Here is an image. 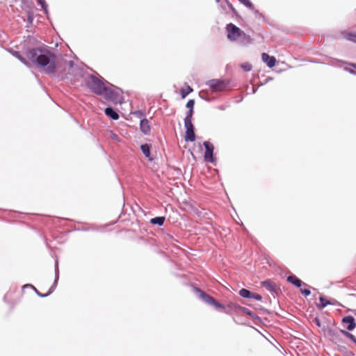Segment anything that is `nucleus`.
<instances>
[{"label": "nucleus", "instance_id": "nucleus-63", "mask_svg": "<svg viewBox=\"0 0 356 356\" xmlns=\"http://www.w3.org/2000/svg\"><path fill=\"white\" fill-rule=\"evenodd\" d=\"M352 341L356 345V337H355L354 339H353Z\"/></svg>", "mask_w": 356, "mask_h": 356}, {"label": "nucleus", "instance_id": "nucleus-22", "mask_svg": "<svg viewBox=\"0 0 356 356\" xmlns=\"http://www.w3.org/2000/svg\"><path fill=\"white\" fill-rule=\"evenodd\" d=\"M193 91V89L187 83H184V87L180 89V95L182 99L186 98L190 93Z\"/></svg>", "mask_w": 356, "mask_h": 356}, {"label": "nucleus", "instance_id": "nucleus-16", "mask_svg": "<svg viewBox=\"0 0 356 356\" xmlns=\"http://www.w3.org/2000/svg\"><path fill=\"white\" fill-rule=\"evenodd\" d=\"M341 322L346 324V329L348 331H353L356 327L355 319L351 315L343 316L342 318Z\"/></svg>", "mask_w": 356, "mask_h": 356}, {"label": "nucleus", "instance_id": "nucleus-47", "mask_svg": "<svg viewBox=\"0 0 356 356\" xmlns=\"http://www.w3.org/2000/svg\"><path fill=\"white\" fill-rule=\"evenodd\" d=\"M227 107H228V105L222 104V105L218 106L217 108H218V109H219L220 111H225Z\"/></svg>", "mask_w": 356, "mask_h": 356}, {"label": "nucleus", "instance_id": "nucleus-41", "mask_svg": "<svg viewBox=\"0 0 356 356\" xmlns=\"http://www.w3.org/2000/svg\"><path fill=\"white\" fill-rule=\"evenodd\" d=\"M252 299L256 300L257 301H262L263 298L260 294L254 292Z\"/></svg>", "mask_w": 356, "mask_h": 356}, {"label": "nucleus", "instance_id": "nucleus-6", "mask_svg": "<svg viewBox=\"0 0 356 356\" xmlns=\"http://www.w3.org/2000/svg\"><path fill=\"white\" fill-rule=\"evenodd\" d=\"M325 334L327 335L330 339L334 343H339L343 342L341 339V332L340 329L327 325L323 328Z\"/></svg>", "mask_w": 356, "mask_h": 356}, {"label": "nucleus", "instance_id": "nucleus-37", "mask_svg": "<svg viewBox=\"0 0 356 356\" xmlns=\"http://www.w3.org/2000/svg\"><path fill=\"white\" fill-rule=\"evenodd\" d=\"M34 291L36 293V295L40 298H46L49 296V292H47V293H42L36 288L35 289Z\"/></svg>", "mask_w": 356, "mask_h": 356}, {"label": "nucleus", "instance_id": "nucleus-61", "mask_svg": "<svg viewBox=\"0 0 356 356\" xmlns=\"http://www.w3.org/2000/svg\"><path fill=\"white\" fill-rule=\"evenodd\" d=\"M352 341L356 345V337H355L354 339H353Z\"/></svg>", "mask_w": 356, "mask_h": 356}, {"label": "nucleus", "instance_id": "nucleus-45", "mask_svg": "<svg viewBox=\"0 0 356 356\" xmlns=\"http://www.w3.org/2000/svg\"><path fill=\"white\" fill-rule=\"evenodd\" d=\"M26 288H31L33 291L35 290V287L31 284H26L22 286V289H24Z\"/></svg>", "mask_w": 356, "mask_h": 356}, {"label": "nucleus", "instance_id": "nucleus-24", "mask_svg": "<svg viewBox=\"0 0 356 356\" xmlns=\"http://www.w3.org/2000/svg\"><path fill=\"white\" fill-rule=\"evenodd\" d=\"M319 303H316V307L318 309H323L326 307L327 305H330L329 299H327L325 296L321 295L319 297Z\"/></svg>", "mask_w": 356, "mask_h": 356}, {"label": "nucleus", "instance_id": "nucleus-2", "mask_svg": "<svg viewBox=\"0 0 356 356\" xmlns=\"http://www.w3.org/2000/svg\"><path fill=\"white\" fill-rule=\"evenodd\" d=\"M192 289L196 297L200 300L202 301L203 302L209 305L214 307L217 309L223 310V312L227 314L232 315L234 314V310H236L235 309V307L232 305H239L238 304L235 302H229L227 306H225V305L216 300L209 294L207 293L200 288L195 285H192Z\"/></svg>", "mask_w": 356, "mask_h": 356}, {"label": "nucleus", "instance_id": "nucleus-40", "mask_svg": "<svg viewBox=\"0 0 356 356\" xmlns=\"http://www.w3.org/2000/svg\"><path fill=\"white\" fill-rule=\"evenodd\" d=\"M104 82H105V87L106 88H118V86L112 84L111 83H110L109 81H106L105 79H104Z\"/></svg>", "mask_w": 356, "mask_h": 356}, {"label": "nucleus", "instance_id": "nucleus-50", "mask_svg": "<svg viewBox=\"0 0 356 356\" xmlns=\"http://www.w3.org/2000/svg\"><path fill=\"white\" fill-rule=\"evenodd\" d=\"M37 3L39 5V6H41V5H44V3H46V1L45 0H35Z\"/></svg>", "mask_w": 356, "mask_h": 356}, {"label": "nucleus", "instance_id": "nucleus-58", "mask_svg": "<svg viewBox=\"0 0 356 356\" xmlns=\"http://www.w3.org/2000/svg\"><path fill=\"white\" fill-rule=\"evenodd\" d=\"M257 88H252V93L254 94L257 92Z\"/></svg>", "mask_w": 356, "mask_h": 356}, {"label": "nucleus", "instance_id": "nucleus-25", "mask_svg": "<svg viewBox=\"0 0 356 356\" xmlns=\"http://www.w3.org/2000/svg\"><path fill=\"white\" fill-rule=\"evenodd\" d=\"M341 34L347 40L356 44V33L343 31L341 32Z\"/></svg>", "mask_w": 356, "mask_h": 356}, {"label": "nucleus", "instance_id": "nucleus-23", "mask_svg": "<svg viewBox=\"0 0 356 356\" xmlns=\"http://www.w3.org/2000/svg\"><path fill=\"white\" fill-rule=\"evenodd\" d=\"M253 294H254V292H252V291H250L248 289H245V288H242L241 289H240L238 291V295L241 298H245V299H252Z\"/></svg>", "mask_w": 356, "mask_h": 356}, {"label": "nucleus", "instance_id": "nucleus-13", "mask_svg": "<svg viewBox=\"0 0 356 356\" xmlns=\"http://www.w3.org/2000/svg\"><path fill=\"white\" fill-rule=\"evenodd\" d=\"M253 41L254 39L250 35L242 31L240 37H238V39L236 40V42L241 46L247 47L252 44Z\"/></svg>", "mask_w": 356, "mask_h": 356}, {"label": "nucleus", "instance_id": "nucleus-44", "mask_svg": "<svg viewBox=\"0 0 356 356\" xmlns=\"http://www.w3.org/2000/svg\"><path fill=\"white\" fill-rule=\"evenodd\" d=\"M27 19H28V22H29L30 24H32V23H33V14H32V13H28Z\"/></svg>", "mask_w": 356, "mask_h": 356}, {"label": "nucleus", "instance_id": "nucleus-15", "mask_svg": "<svg viewBox=\"0 0 356 356\" xmlns=\"http://www.w3.org/2000/svg\"><path fill=\"white\" fill-rule=\"evenodd\" d=\"M261 60L269 68H273L275 67L277 63L275 57L273 56H270L267 53L261 54Z\"/></svg>", "mask_w": 356, "mask_h": 356}, {"label": "nucleus", "instance_id": "nucleus-51", "mask_svg": "<svg viewBox=\"0 0 356 356\" xmlns=\"http://www.w3.org/2000/svg\"><path fill=\"white\" fill-rule=\"evenodd\" d=\"M345 70H346L347 72H348L350 74H356L355 71L354 70H353V69H350V68H345Z\"/></svg>", "mask_w": 356, "mask_h": 356}, {"label": "nucleus", "instance_id": "nucleus-12", "mask_svg": "<svg viewBox=\"0 0 356 356\" xmlns=\"http://www.w3.org/2000/svg\"><path fill=\"white\" fill-rule=\"evenodd\" d=\"M261 284L263 287H264L267 291H270L272 293H275L276 295H279L281 293V289L280 287H277L270 280H266L261 282Z\"/></svg>", "mask_w": 356, "mask_h": 356}, {"label": "nucleus", "instance_id": "nucleus-62", "mask_svg": "<svg viewBox=\"0 0 356 356\" xmlns=\"http://www.w3.org/2000/svg\"><path fill=\"white\" fill-rule=\"evenodd\" d=\"M352 341L356 345V337H355L354 339H353Z\"/></svg>", "mask_w": 356, "mask_h": 356}, {"label": "nucleus", "instance_id": "nucleus-5", "mask_svg": "<svg viewBox=\"0 0 356 356\" xmlns=\"http://www.w3.org/2000/svg\"><path fill=\"white\" fill-rule=\"evenodd\" d=\"M123 91L118 87L115 88H106L105 87L104 91L102 96L104 99L113 103L114 104H122L123 103Z\"/></svg>", "mask_w": 356, "mask_h": 356}, {"label": "nucleus", "instance_id": "nucleus-20", "mask_svg": "<svg viewBox=\"0 0 356 356\" xmlns=\"http://www.w3.org/2000/svg\"><path fill=\"white\" fill-rule=\"evenodd\" d=\"M105 115L113 120H118L120 118L118 112L112 106H107L104 109Z\"/></svg>", "mask_w": 356, "mask_h": 356}, {"label": "nucleus", "instance_id": "nucleus-46", "mask_svg": "<svg viewBox=\"0 0 356 356\" xmlns=\"http://www.w3.org/2000/svg\"><path fill=\"white\" fill-rule=\"evenodd\" d=\"M344 356H355V353L350 350H346L343 353Z\"/></svg>", "mask_w": 356, "mask_h": 356}, {"label": "nucleus", "instance_id": "nucleus-35", "mask_svg": "<svg viewBox=\"0 0 356 356\" xmlns=\"http://www.w3.org/2000/svg\"><path fill=\"white\" fill-rule=\"evenodd\" d=\"M241 3L245 6L246 8H252V3L250 0H238Z\"/></svg>", "mask_w": 356, "mask_h": 356}, {"label": "nucleus", "instance_id": "nucleus-18", "mask_svg": "<svg viewBox=\"0 0 356 356\" xmlns=\"http://www.w3.org/2000/svg\"><path fill=\"white\" fill-rule=\"evenodd\" d=\"M286 281L297 288H300L302 286H308V284L303 282L300 279L294 275H291L286 277Z\"/></svg>", "mask_w": 356, "mask_h": 356}, {"label": "nucleus", "instance_id": "nucleus-39", "mask_svg": "<svg viewBox=\"0 0 356 356\" xmlns=\"http://www.w3.org/2000/svg\"><path fill=\"white\" fill-rule=\"evenodd\" d=\"M40 6H41L44 13L48 17L49 10H48V5H47V2L44 3V5H41Z\"/></svg>", "mask_w": 356, "mask_h": 356}, {"label": "nucleus", "instance_id": "nucleus-36", "mask_svg": "<svg viewBox=\"0 0 356 356\" xmlns=\"http://www.w3.org/2000/svg\"><path fill=\"white\" fill-rule=\"evenodd\" d=\"M110 132H111L110 137L112 140L118 141V142H119L120 140V138L117 134H115L113 131H111Z\"/></svg>", "mask_w": 356, "mask_h": 356}, {"label": "nucleus", "instance_id": "nucleus-11", "mask_svg": "<svg viewBox=\"0 0 356 356\" xmlns=\"http://www.w3.org/2000/svg\"><path fill=\"white\" fill-rule=\"evenodd\" d=\"M232 305L234 306V305ZM234 307L236 309L245 314L246 315L250 316L252 319H254L255 321L254 323L256 325H259V323H262L261 318L248 308L241 305H234Z\"/></svg>", "mask_w": 356, "mask_h": 356}, {"label": "nucleus", "instance_id": "nucleus-28", "mask_svg": "<svg viewBox=\"0 0 356 356\" xmlns=\"http://www.w3.org/2000/svg\"><path fill=\"white\" fill-rule=\"evenodd\" d=\"M131 114H132L134 117L137 118H140V120L143 118H145V113L142 110H136L134 111H131Z\"/></svg>", "mask_w": 356, "mask_h": 356}, {"label": "nucleus", "instance_id": "nucleus-64", "mask_svg": "<svg viewBox=\"0 0 356 356\" xmlns=\"http://www.w3.org/2000/svg\"><path fill=\"white\" fill-rule=\"evenodd\" d=\"M220 0H216L217 3H219Z\"/></svg>", "mask_w": 356, "mask_h": 356}, {"label": "nucleus", "instance_id": "nucleus-60", "mask_svg": "<svg viewBox=\"0 0 356 356\" xmlns=\"http://www.w3.org/2000/svg\"><path fill=\"white\" fill-rule=\"evenodd\" d=\"M352 341L356 345V337H355L354 339H353Z\"/></svg>", "mask_w": 356, "mask_h": 356}, {"label": "nucleus", "instance_id": "nucleus-54", "mask_svg": "<svg viewBox=\"0 0 356 356\" xmlns=\"http://www.w3.org/2000/svg\"><path fill=\"white\" fill-rule=\"evenodd\" d=\"M8 293H6L4 297H3V301L5 302H8V301L7 300V298H8Z\"/></svg>", "mask_w": 356, "mask_h": 356}, {"label": "nucleus", "instance_id": "nucleus-59", "mask_svg": "<svg viewBox=\"0 0 356 356\" xmlns=\"http://www.w3.org/2000/svg\"><path fill=\"white\" fill-rule=\"evenodd\" d=\"M273 79L271 77H268L266 80L265 83H267L268 81L272 80Z\"/></svg>", "mask_w": 356, "mask_h": 356}, {"label": "nucleus", "instance_id": "nucleus-48", "mask_svg": "<svg viewBox=\"0 0 356 356\" xmlns=\"http://www.w3.org/2000/svg\"><path fill=\"white\" fill-rule=\"evenodd\" d=\"M257 17L263 21L266 20L265 16L261 13H259V14L257 15Z\"/></svg>", "mask_w": 356, "mask_h": 356}, {"label": "nucleus", "instance_id": "nucleus-33", "mask_svg": "<svg viewBox=\"0 0 356 356\" xmlns=\"http://www.w3.org/2000/svg\"><path fill=\"white\" fill-rule=\"evenodd\" d=\"M194 106L195 100L193 99H189L186 104V107L188 108V110H194Z\"/></svg>", "mask_w": 356, "mask_h": 356}, {"label": "nucleus", "instance_id": "nucleus-1", "mask_svg": "<svg viewBox=\"0 0 356 356\" xmlns=\"http://www.w3.org/2000/svg\"><path fill=\"white\" fill-rule=\"evenodd\" d=\"M24 54L40 72L51 75L56 72V56L49 48L37 40L33 36H28L24 41Z\"/></svg>", "mask_w": 356, "mask_h": 356}, {"label": "nucleus", "instance_id": "nucleus-7", "mask_svg": "<svg viewBox=\"0 0 356 356\" xmlns=\"http://www.w3.org/2000/svg\"><path fill=\"white\" fill-rule=\"evenodd\" d=\"M225 29L227 32V38L230 42H236L243 31L236 25L232 23L227 24L226 25Z\"/></svg>", "mask_w": 356, "mask_h": 356}, {"label": "nucleus", "instance_id": "nucleus-29", "mask_svg": "<svg viewBox=\"0 0 356 356\" xmlns=\"http://www.w3.org/2000/svg\"><path fill=\"white\" fill-rule=\"evenodd\" d=\"M193 113H194V110H191V109L188 110L186 111V116L184 120V122H192Z\"/></svg>", "mask_w": 356, "mask_h": 356}, {"label": "nucleus", "instance_id": "nucleus-55", "mask_svg": "<svg viewBox=\"0 0 356 356\" xmlns=\"http://www.w3.org/2000/svg\"><path fill=\"white\" fill-rule=\"evenodd\" d=\"M343 350H346V348L344 346H341L339 348V350L341 352V353H343Z\"/></svg>", "mask_w": 356, "mask_h": 356}, {"label": "nucleus", "instance_id": "nucleus-27", "mask_svg": "<svg viewBox=\"0 0 356 356\" xmlns=\"http://www.w3.org/2000/svg\"><path fill=\"white\" fill-rule=\"evenodd\" d=\"M225 3L227 4V7L230 9L232 13V17H239L238 11L236 10V8L233 6V5L228 1V0H224Z\"/></svg>", "mask_w": 356, "mask_h": 356}, {"label": "nucleus", "instance_id": "nucleus-49", "mask_svg": "<svg viewBox=\"0 0 356 356\" xmlns=\"http://www.w3.org/2000/svg\"><path fill=\"white\" fill-rule=\"evenodd\" d=\"M200 97L202 99H204V100H205V101H207V102H211V99L210 98H209V97H204V96L201 95V93H200Z\"/></svg>", "mask_w": 356, "mask_h": 356}, {"label": "nucleus", "instance_id": "nucleus-4", "mask_svg": "<svg viewBox=\"0 0 356 356\" xmlns=\"http://www.w3.org/2000/svg\"><path fill=\"white\" fill-rule=\"evenodd\" d=\"M86 86L90 91L97 95H102L105 89L104 78L100 75L89 74Z\"/></svg>", "mask_w": 356, "mask_h": 356}, {"label": "nucleus", "instance_id": "nucleus-8", "mask_svg": "<svg viewBox=\"0 0 356 356\" xmlns=\"http://www.w3.org/2000/svg\"><path fill=\"white\" fill-rule=\"evenodd\" d=\"M191 209L192 211L201 219L211 220L213 216V213L209 209L194 205H191Z\"/></svg>", "mask_w": 356, "mask_h": 356}, {"label": "nucleus", "instance_id": "nucleus-9", "mask_svg": "<svg viewBox=\"0 0 356 356\" xmlns=\"http://www.w3.org/2000/svg\"><path fill=\"white\" fill-rule=\"evenodd\" d=\"M203 145L205 148V152H204V160L206 162L214 163L216 159L213 156V150H214L213 145L209 141H204L203 143Z\"/></svg>", "mask_w": 356, "mask_h": 356}, {"label": "nucleus", "instance_id": "nucleus-32", "mask_svg": "<svg viewBox=\"0 0 356 356\" xmlns=\"http://www.w3.org/2000/svg\"><path fill=\"white\" fill-rule=\"evenodd\" d=\"M341 334L346 337L351 341L355 337V336L353 334H351L348 330H341Z\"/></svg>", "mask_w": 356, "mask_h": 356}, {"label": "nucleus", "instance_id": "nucleus-42", "mask_svg": "<svg viewBox=\"0 0 356 356\" xmlns=\"http://www.w3.org/2000/svg\"><path fill=\"white\" fill-rule=\"evenodd\" d=\"M318 327H321V321L318 317H315L313 320Z\"/></svg>", "mask_w": 356, "mask_h": 356}, {"label": "nucleus", "instance_id": "nucleus-3", "mask_svg": "<svg viewBox=\"0 0 356 356\" xmlns=\"http://www.w3.org/2000/svg\"><path fill=\"white\" fill-rule=\"evenodd\" d=\"M206 85L209 86L213 92L228 91L236 87V83L227 79H211L207 81Z\"/></svg>", "mask_w": 356, "mask_h": 356}, {"label": "nucleus", "instance_id": "nucleus-38", "mask_svg": "<svg viewBox=\"0 0 356 356\" xmlns=\"http://www.w3.org/2000/svg\"><path fill=\"white\" fill-rule=\"evenodd\" d=\"M330 305L341 306V304L334 298L329 299Z\"/></svg>", "mask_w": 356, "mask_h": 356}, {"label": "nucleus", "instance_id": "nucleus-31", "mask_svg": "<svg viewBox=\"0 0 356 356\" xmlns=\"http://www.w3.org/2000/svg\"><path fill=\"white\" fill-rule=\"evenodd\" d=\"M307 287H308V288H307V289H306V288H304V289H301V288H300V293H301L303 296H305V297H307V296H309L311 294V291H310V288H311V286H309L308 285V286H307Z\"/></svg>", "mask_w": 356, "mask_h": 356}, {"label": "nucleus", "instance_id": "nucleus-56", "mask_svg": "<svg viewBox=\"0 0 356 356\" xmlns=\"http://www.w3.org/2000/svg\"><path fill=\"white\" fill-rule=\"evenodd\" d=\"M167 236H168V237L169 238H170V239H174V237H173V236H172V235H171V234H168Z\"/></svg>", "mask_w": 356, "mask_h": 356}, {"label": "nucleus", "instance_id": "nucleus-57", "mask_svg": "<svg viewBox=\"0 0 356 356\" xmlns=\"http://www.w3.org/2000/svg\"><path fill=\"white\" fill-rule=\"evenodd\" d=\"M350 65L356 70V63H351Z\"/></svg>", "mask_w": 356, "mask_h": 356}, {"label": "nucleus", "instance_id": "nucleus-53", "mask_svg": "<svg viewBox=\"0 0 356 356\" xmlns=\"http://www.w3.org/2000/svg\"><path fill=\"white\" fill-rule=\"evenodd\" d=\"M67 65H68V66H69L70 68H72V67H74V62L73 60H69V61L67 62Z\"/></svg>", "mask_w": 356, "mask_h": 356}, {"label": "nucleus", "instance_id": "nucleus-26", "mask_svg": "<svg viewBox=\"0 0 356 356\" xmlns=\"http://www.w3.org/2000/svg\"><path fill=\"white\" fill-rule=\"evenodd\" d=\"M165 220V216H156L154 218H152L149 220V222L152 225H158L159 227L163 225Z\"/></svg>", "mask_w": 356, "mask_h": 356}, {"label": "nucleus", "instance_id": "nucleus-14", "mask_svg": "<svg viewBox=\"0 0 356 356\" xmlns=\"http://www.w3.org/2000/svg\"><path fill=\"white\" fill-rule=\"evenodd\" d=\"M139 127L140 131L144 135H150L151 125L149 121L146 118H143L140 120Z\"/></svg>", "mask_w": 356, "mask_h": 356}, {"label": "nucleus", "instance_id": "nucleus-17", "mask_svg": "<svg viewBox=\"0 0 356 356\" xmlns=\"http://www.w3.org/2000/svg\"><path fill=\"white\" fill-rule=\"evenodd\" d=\"M140 149L144 156L148 159L149 161H152L154 158L152 156L151 150H152V145L149 143H144L141 144L140 146Z\"/></svg>", "mask_w": 356, "mask_h": 356}, {"label": "nucleus", "instance_id": "nucleus-10", "mask_svg": "<svg viewBox=\"0 0 356 356\" xmlns=\"http://www.w3.org/2000/svg\"><path fill=\"white\" fill-rule=\"evenodd\" d=\"M186 132L184 140L186 142H194L196 139L195 129L192 122H184Z\"/></svg>", "mask_w": 356, "mask_h": 356}, {"label": "nucleus", "instance_id": "nucleus-43", "mask_svg": "<svg viewBox=\"0 0 356 356\" xmlns=\"http://www.w3.org/2000/svg\"><path fill=\"white\" fill-rule=\"evenodd\" d=\"M249 10H252L254 14L256 15V17H257V15L259 14V11L257 10V9H255L254 8V4L252 3V8H248Z\"/></svg>", "mask_w": 356, "mask_h": 356}, {"label": "nucleus", "instance_id": "nucleus-21", "mask_svg": "<svg viewBox=\"0 0 356 356\" xmlns=\"http://www.w3.org/2000/svg\"><path fill=\"white\" fill-rule=\"evenodd\" d=\"M9 52L16 58H17L22 63H23L24 65L29 67L30 66V62L29 61V58H27L25 56H22L20 51H14V50H9Z\"/></svg>", "mask_w": 356, "mask_h": 356}, {"label": "nucleus", "instance_id": "nucleus-52", "mask_svg": "<svg viewBox=\"0 0 356 356\" xmlns=\"http://www.w3.org/2000/svg\"><path fill=\"white\" fill-rule=\"evenodd\" d=\"M234 321H235L236 323L239 324V325H246V326H249V327H252V328H254V327H253V326L250 325L249 324H248V323H238V322H237L235 319H234Z\"/></svg>", "mask_w": 356, "mask_h": 356}, {"label": "nucleus", "instance_id": "nucleus-19", "mask_svg": "<svg viewBox=\"0 0 356 356\" xmlns=\"http://www.w3.org/2000/svg\"><path fill=\"white\" fill-rule=\"evenodd\" d=\"M54 270H55V279H54V281L52 285L49 289L48 292L49 293V295L51 294L56 289L58 282V279H59L58 261L57 259L55 261Z\"/></svg>", "mask_w": 356, "mask_h": 356}, {"label": "nucleus", "instance_id": "nucleus-34", "mask_svg": "<svg viewBox=\"0 0 356 356\" xmlns=\"http://www.w3.org/2000/svg\"><path fill=\"white\" fill-rule=\"evenodd\" d=\"M255 309L261 311L264 314H271V312L261 305L254 307Z\"/></svg>", "mask_w": 356, "mask_h": 356}, {"label": "nucleus", "instance_id": "nucleus-30", "mask_svg": "<svg viewBox=\"0 0 356 356\" xmlns=\"http://www.w3.org/2000/svg\"><path fill=\"white\" fill-rule=\"evenodd\" d=\"M241 67L245 71V72H250L252 69V65L249 63H243L241 65Z\"/></svg>", "mask_w": 356, "mask_h": 356}]
</instances>
